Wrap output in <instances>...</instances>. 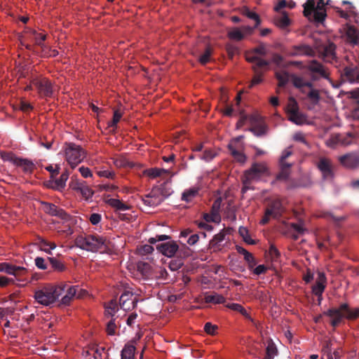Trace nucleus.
<instances>
[{"mask_svg":"<svg viewBox=\"0 0 359 359\" xmlns=\"http://www.w3.org/2000/svg\"><path fill=\"white\" fill-rule=\"evenodd\" d=\"M65 285H46L41 289L34 292L36 301L43 306H50L55 303L65 292Z\"/></svg>","mask_w":359,"mask_h":359,"instance_id":"nucleus-1","label":"nucleus"},{"mask_svg":"<svg viewBox=\"0 0 359 359\" xmlns=\"http://www.w3.org/2000/svg\"><path fill=\"white\" fill-rule=\"evenodd\" d=\"M313 15H311V18H313V20L316 22H323L325 19V17H326V13H325V9H323V8H320V9H317L316 8L313 11Z\"/></svg>","mask_w":359,"mask_h":359,"instance_id":"nucleus-37","label":"nucleus"},{"mask_svg":"<svg viewBox=\"0 0 359 359\" xmlns=\"http://www.w3.org/2000/svg\"><path fill=\"white\" fill-rule=\"evenodd\" d=\"M34 34H35L34 41H35L36 44L42 47L43 45V42L46 39V34H43L41 33H36V32H34Z\"/></svg>","mask_w":359,"mask_h":359,"instance_id":"nucleus-64","label":"nucleus"},{"mask_svg":"<svg viewBox=\"0 0 359 359\" xmlns=\"http://www.w3.org/2000/svg\"><path fill=\"white\" fill-rule=\"evenodd\" d=\"M83 182L84 181L79 180L76 177H72L71 179V182H69V187L72 189L78 192Z\"/></svg>","mask_w":359,"mask_h":359,"instance_id":"nucleus-54","label":"nucleus"},{"mask_svg":"<svg viewBox=\"0 0 359 359\" xmlns=\"http://www.w3.org/2000/svg\"><path fill=\"white\" fill-rule=\"evenodd\" d=\"M107 203L115 208L117 210L124 211L130 209V206L123 203L119 199L116 198H109L107 200Z\"/></svg>","mask_w":359,"mask_h":359,"instance_id":"nucleus-27","label":"nucleus"},{"mask_svg":"<svg viewBox=\"0 0 359 359\" xmlns=\"http://www.w3.org/2000/svg\"><path fill=\"white\" fill-rule=\"evenodd\" d=\"M215 156L216 154L213 151L210 149H206L201 156V158L206 162H209L212 161L215 157Z\"/></svg>","mask_w":359,"mask_h":359,"instance_id":"nucleus-55","label":"nucleus"},{"mask_svg":"<svg viewBox=\"0 0 359 359\" xmlns=\"http://www.w3.org/2000/svg\"><path fill=\"white\" fill-rule=\"evenodd\" d=\"M336 46L334 43H329L326 45L323 50V55L326 57H330L332 60L335 58Z\"/></svg>","mask_w":359,"mask_h":359,"instance_id":"nucleus-40","label":"nucleus"},{"mask_svg":"<svg viewBox=\"0 0 359 359\" xmlns=\"http://www.w3.org/2000/svg\"><path fill=\"white\" fill-rule=\"evenodd\" d=\"M325 285L326 284L316 282V285H314L312 287L313 293L316 296L320 297L325 290Z\"/></svg>","mask_w":359,"mask_h":359,"instance_id":"nucleus-50","label":"nucleus"},{"mask_svg":"<svg viewBox=\"0 0 359 359\" xmlns=\"http://www.w3.org/2000/svg\"><path fill=\"white\" fill-rule=\"evenodd\" d=\"M78 193H80L81 196L86 199H88L89 198L92 197L94 194L93 191L86 184V182H84L81 186Z\"/></svg>","mask_w":359,"mask_h":359,"instance_id":"nucleus-45","label":"nucleus"},{"mask_svg":"<svg viewBox=\"0 0 359 359\" xmlns=\"http://www.w3.org/2000/svg\"><path fill=\"white\" fill-rule=\"evenodd\" d=\"M183 265V262L181 259L171 260L169 264V268L171 271H175L180 269Z\"/></svg>","mask_w":359,"mask_h":359,"instance_id":"nucleus-56","label":"nucleus"},{"mask_svg":"<svg viewBox=\"0 0 359 359\" xmlns=\"http://www.w3.org/2000/svg\"><path fill=\"white\" fill-rule=\"evenodd\" d=\"M291 74L285 71L277 72L276 78L278 81V86L284 87L288 83Z\"/></svg>","mask_w":359,"mask_h":359,"instance_id":"nucleus-28","label":"nucleus"},{"mask_svg":"<svg viewBox=\"0 0 359 359\" xmlns=\"http://www.w3.org/2000/svg\"><path fill=\"white\" fill-rule=\"evenodd\" d=\"M48 261L53 270L63 271L65 269L64 264L55 257H48Z\"/></svg>","mask_w":359,"mask_h":359,"instance_id":"nucleus-43","label":"nucleus"},{"mask_svg":"<svg viewBox=\"0 0 359 359\" xmlns=\"http://www.w3.org/2000/svg\"><path fill=\"white\" fill-rule=\"evenodd\" d=\"M40 245L42 250L48 254H51L50 250L56 248L55 243L48 242L44 239H41Z\"/></svg>","mask_w":359,"mask_h":359,"instance_id":"nucleus-49","label":"nucleus"},{"mask_svg":"<svg viewBox=\"0 0 359 359\" xmlns=\"http://www.w3.org/2000/svg\"><path fill=\"white\" fill-rule=\"evenodd\" d=\"M280 165V171L276 175V180L287 181L290 174V168L292 164H283Z\"/></svg>","mask_w":359,"mask_h":359,"instance_id":"nucleus-25","label":"nucleus"},{"mask_svg":"<svg viewBox=\"0 0 359 359\" xmlns=\"http://www.w3.org/2000/svg\"><path fill=\"white\" fill-rule=\"evenodd\" d=\"M268 168L263 163H254L250 169L245 171L244 183H250L252 181L258 180L262 177L267 175Z\"/></svg>","mask_w":359,"mask_h":359,"instance_id":"nucleus-8","label":"nucleus"},{"mask_svg":"<svg viewBox=\"0 0 359 359\" xmlns=\"http://www.w3.org/2000/svg\"><path fill=\"white\" fill-rule=\"evenodd\" d=\"M218 327L210 323H206L204 325V330L208 334L214 335Z\"/></svg>","mask_w":359,"mask_h":359,"instance_id":"nucleus-61","label":"nucleus"},{"mask_svg":"<svg viewBox=\"0 0 359 359\" xmlns=\"http://www.w3.org/2000/svg\"><path fill=\"white\" fill-rule=\"evenodd\" d=\"M245 59L248 62L253 64L252 67V69H264L267 68L269 65V62L268 60L262 59L261 57H258L255 53H253L252 50L246 53Z\"/></svg>","mask_w":359,"mask_h":359,"instance_id":"nucleus-17","label":"nucleus"},{"mask_svg":"<svg viewBox=\"0 0 359 359\" xmlns=\"http://www.w3.org/2000/svg\"><path fill=\"white\" fill-rule=\"evenodd\" d=\"M340 163L347 168H355L359 165V156L353 154H348L339 158Z\"/></svg>","mask_w":359,"mask_h":359,"instance_id":"nucleus-19","label":"nucleus"},{"mask_svg":"<svg viewBox=\"0 0 359 359\" xmlns=\"http://www.w3.org/2000/svg\"><path fill=\"white\" fill-rule=\"evenodd\" d=\"M222 202V198L221 197L217 198L213 203L210 212L213 216L217 217L220 220L219 211L221 208V205Z\"/></svg>","mask_w":359,"mask_h":359,"instance_id":"nucleus-42","label":"nucleus"},{"mask_svg":"<svg viewBox=\"0 0 359 359\" xmlns=\"http://www.w3.org/2000/svg\"><path fill=\"white\" fill-rule=\"evenodd\" d=\"M116 328L115 318H111L107 325L106 331L109 335H114Z\"/></svg>","mask_w":359,"mask_h":359,"instance_id":"nucleus-57","label":"nucleus"},{"mask_svg":"<svg viewBox=\"0 0 359 359\" xmlns=\"http://www.w3.org/2000/svg\"><path fill=\"white\" fill-rule=\"evenodd\" d=\"M276 24L282 29L286 28L290 25V20L285 12H283L282 15L277 18Z\"/></svg>","mask_w":359,"mask_h":359,"instance_id":"nucleus-41","label":"nucleus"},{"mask_svg":"<svg viewBox=\"0 0 359 359\" xmlns=\"http://www.w3.org/2000/svg\"><path fill=\"white\" fill-rule=\"evenodd\" d=\"M9 161L16 166L22 168L25 173H32L35 168L34 163L27 158H22L11 155Z\"/></svg>","mask_w":359,"mask_h":359,"instance_id":"nucleus-16","label":"nucleus"},{"mask_svg":"<svg viewBox=\"0 0 359 359\" xmlns=\"http://www.w3.org/2000/svg\"><path fill=\"white\" fill-rule=\"evenodd\" d=\"M346 34L350 42L356 44L358 42V34L357 29L353 26H349L347 28Z\"/></svg>","mask_w":359,"mask_h":359,"instance_id":"nucleus-36","label":"nucleus"},{"mask_svg":"<svg viewBox=\"0 0 359 359\" xmlns=\"http://www.w3.org/2000/svg\"><path fill=\"white\" fill-rule=\"evenodd\" d=\"M199 189L193 187L189 189L185 190L182 196V200L186 202H189L198 194Z\"/></svg>","mask_w":359,"mask_h":359,"instance_id":"nucleus-30","label":"nucleus"},{"mask_svg":"<svg viewBox=\"0 0 359 359\" xmlns=\"http://www.w3.org/2000/svg\"><path fill=\"white\" fill-rule=\"evenodd\" d=\"M69 177V173L67 171L64 172L60 176L58 179L55 180L54 184L57 185L59 189L61 191L66 186V182L67 181Z\"/></svg>","mask_w":359,"mask_h":359,"instance_id":"nucleus-46","label":"nucleus"},{"mask_svg":"<svg viewBox=\"0 0 359 359\" xmlns=\"http://www.w3.org/2000/svg\"><path fill=\"white\" fill-rule=\"evenodd\" d=\"M226 50L227 52V54L230 58H233L234 55L237 53L238 48L236 46H235L233 44L227 43L226 45Z\"/></svg>","mask_w":359,"mask_h":359,"instance_id":"nucleus-63","label":"nucleus"},{"mask_svg":"<svg viewBox=\"0 0 359 359\" xmlns=\"http://www.w3.org/2000/svg\"><path fill=\"white\" fill-rule=\"evenodd\" d=\"M169 195L170 193L164 187H156L151 189L149 194L142 198V201L146 205L156 207L160 205Z\"/></svg>","mask_w":359,"mask_h":359,"instance_id":"nucleus-6","label":"nucleus"},{"mask_svg":"<svg viewBox=\"0 0 359 359\" xmlns=\"http://www.w3.org/2000/svg\"><path fill=\"white\" fill-rule=\"evenodd\" d=\"M253 53H255L256 55L265 56L267 53L265 45L264 43L259 44L258 46L252 50Z\"/></svg>","mask_w":359,"mask_h":359,"instance_id":"nucleus-62","label":"nucleus"},{"mask_svg":"<svg viewBox=\"0 0 359 359\" xmlns=\"http://www.w3.org/2000/svg\"><path fill=\"white\" fill-rule=\"evenodd\" d=\"M32 83L36 89L41 98L51 97L53 95V84L46 77H36L32 79Z\"/></svg>","mask_w":359,"mask_h":359,"instance_id":"nucleus-7","label":"nucleus"},{"mask_svg":"<svg viewBox=\"0 0 359 359\" xmlns=\"http://www.w3.org/2000/svg\"><path fill=\"white\" fill-rule=\"evenodd\" d=\"M211 55H212V49L210 47H207L205 48L204 53L201 55V57L199 58V62L202 65L207 64L210 60Z\"/></svg>","mask_w":359,"mask_h":359,"instance_id":"nucleus-51","label":"nucleus"},{"mask_svg":"<svg viewBox=\"0 0 359 359\" xmlns=\"http://www.w3.org/2000/svg\"><path fill=\"white\" fill-rule=\"evenodd\" d=\"M135 347L133 344H126L121 353V359H135Z\"/></svg>","mask_w":359,"mask_h":359,"instance_id":"nucleus-24","label":"nucleus"},{"mask_svg":"<svg viewBox=\"0 0 359 359\" xmlns=\"http://www.w3.org/2000/svg\"><path fill=\"white\" fill-rule=\"evenodd\" d=\"M239 235L243 238V241L250 245L255 244V241L252 239L249 235V231L247 228L244 226H240L238 229Z\"/></svg>","mask_w":359,"mask_h":359,"instance_id":"nucleus-39","label":"nucleus"},{"mask_svg":"<svg viewBox=\"0 0 359 359\" xmlns=\"http://www.w3.org/2000/svg\"><path fill=\"white\" fill-rule=\"evenodd\" d=\"M289 56H309L314 57L316 55L313 49L309 45L301 44L298 46H293L291 47L287 53Z\"/></svg>","mask_w":359,"mask_h":359,"instance_id":"nucleus-14","label":"nucleus"},{"mask_svg":"<svg viewBox=\"0 0 359 359\" xmlns=\"http://www.w3.org/2000/svg\"><path fill=\"white\" fill-rule=\"evenodd\" d=\"M227 36L230 39L236 41H241L244 39V34L238 28H233L229 31Z\"/></svg>","mask_w":359,"mask_h":359,"instance_id":"nucleus-38","label":"nucleus"},{"mask_svg":"<svg viewBox=\"0 0 359 359\" xmlns=\"http://www.w3.org/2000/svg\"><path fill=\"white\" fill-rule=\"evenodd\" d=\"M288 120L297 125H302L306 122V118L304 114L300 113L299 111H297V112L289 115Z\"/></svg>","mask_w":359,"mask_h":359,"instance_id":"nucleus-29","label":"nucleus"},{"mask_svg":"<svg viewBox=\"0 0 359 359\" xmlns=\"http://www.w3.org/2000/svg\"><path fill=\"white\" fill-rule=\"evenodd\" d=\"M290 79L292 85L296 88H302V87L309 88V91L307 93V97L312 103L317 104L319 102L320 100V91L313 88L314 85L313 81H306L303 77L294 74H291Z\"/></svg>","mask_w":359,"mask_h":359,"instance_id":"nucleus-4","label":"nucleus"},{"mask_svg":"<svg viewBox=\"0 0 359 359\" xmlns=\"http://www.w3.org/2000/svg\"><path fill=\"white\" fill-rule=\"evenodd\" d=\"M244 14L249 18L255 20V27H257L261 22L260 18L259 15L254 12L250 11L249 9L246 8L244 11Z\"/></svg>","mask_w":359,"mask_h":359,"instance_id":"nucleus-53","label":"nucleus"},{"mask_svg":"<svg viewBox=\"0 0 359 359\" xmlns=\"http://www.w3.org/2000/svg\"><path fill=\"white\" fill-rule=\"evenodd\" d=\"M343 76H344L351 83L358 81L359 69L356 67H346L344 69Z\"/></svg>","mask_w":359,"mask_h":359,"instance_id":"nucleus-22","label":"nucleus"},{"mask_svg":"<svg viewBox=\"0 0 359 359\" xmlns=\"http://www.w3.org/2000/svg\"><path fill=\"white\" fill-rule=\"evenodd\" d=\"M283 211L282 203L280 199H274L271 201L265 210V214L262 219L260 223L263 225L267 224L270 218H278L281 216Z\"/></svg>","mask_w":359,"mask_h":359,"instance_id":"nucleus-9","label":"nucleus"},{"mask_svg":"<svg viewBox=\"0 0 359 359\" xmlns=\"http://www.w3.org/2000/svg\"><path fill=\"white\" fill-rule=\"evenodd\" d=\"M244 259L248 264V268L250 269H252L256 264L257 262L252 255V253H248V255H245Z\"/></svg>","mask_w":359,"mask_h":359,"instance_id":"nucleus-58","label":"nucleus"},{"mask_svg":"<svg viewBox=\"0 0 359 359\" xmlns=\"http://www.w3.org/2000/svg\"><path fill=\"white\" fill-rule=\"evenodd\" d=\"M227 148L230 154L236 161L240 163H244L246 161L247 157L243 151L239 150L240 147L233 146V143H229Z\"/></svg>","mask_w":359,"mask_h":359,"instance_id":"nucleus-20","label":"nucleus"},{"mask_svg":"<svg viewBox=\"0 0 359 359\" xmlns=\"http://www.w3.org/2000/svg\"><path fill=\"white\" fill-rule=\"evenodd\" d=\"M168 170L161 169V168H150L144 171V174L151 178H156L161 176L163 173H168Z\"/></svg>","mask_w":359,"mask_h":359,"instance_id":"nucleus-35","label":"nucleus"},{"mask_svg":"<svg viewBox=\"0 0 359 359\" xmlns=\"http://www.w3.org/2000/svg\"><path fill=\"white\" fill-rule=\"evenodd\" d=\"M43 208L45 212L51 215L54 216L56 213V210L57 209V206H56L55 204L50 203H43Z\"/></svg>","mask_w":359,"mask_h":359,"instance_id":"nucleus-52","label":"nucleus"},{"mask_svg":"<svg viewBox=\"0 0 359 359\" xmlns=\"http://www.w3.org/2000/svg\"><path fill=\"white\" fill-rule=\"evenodd\" d=\"M122 117V114L118 110L114 111L113 118L111 121L108 123V127L112 128L114 130L116 128L117 123L119 122Z\"/></svg>","mask_w":359,"mask_h":359,"instance_id":"nucleus-47","label":"nucleus"},{"mask_svg":"<svg viewBox=\"0 0 359 359\" xmlns=\"http://www.w3.org/2000/svg\"><path fill=\"white\" fill-rule=\"evenodd\" d=\"M249 121L252 126L249 129L255 136L261 137L266 133L267 127L262 123V117L257 114L251 115Z\"/></svg>","mask_w":359,"mask_h":359,"instance_id":"nucleus-12","label":"nucleus"},{"mask_svg":"<svg viewBox=\"0 0 359 359\" xmlns=\"http://www.w3.org/2000/svg\"><path fill=\"white\" fill-rule=\"evenodd\" d=\"M60 285H66L65 292L66 294L62 297L61 302L62 304L67 305L70 303L72 298L75 296L78 286H71L67 284L61 283Z\"/></svg>","mask_w":359,"mask_h":359,"instance_id":"nucleus-21","label":"nucleus"},{"mask_svg":"<svg viewBox=\"0 0 359 359\" xmlns=\"http://www.w3.org/2000/svg\"><path fill=\"white\" fill-rule=\"evenodd\" d=\"M204 300L206 303L212 304H224L226 302V299L224 296L219 294L216 292L212 294H205Z\"/></svg>","mask_w":359,"mask_h":359,"instance_id":"nucleus-23","label":"nucleus"},{"mask_svg":"<svg viewBox=\"0 0 359 359\" xmlns=\"http://www.w3.org/2000/svg\"><path fill=\"white\" fill-rule=\"evenodd\" d=\"M225 236L226 234L224 231H221L219 233L215 234L212 239L210 241V245L211 247L216 246L224 240Z\"/></svg>","mask_w":359,"mask_h":359,"instance_id":"nucleus-48","label":"nucleus"},{"mask_svg":"<svg viewBox=\"0 0 359 359\" xmlns=\"http://www.w3.org/2000/svg\"><path fill=\"white\" fill-rule=\"evenodd\" d=\"M289 230H293L294 232H297L301 235L304 234L306 231V229L302 226V225L296 223H291L290 224Z\"/></svg>","mask_w":359,"mask_h":359,"instance_id":"nucleus-60","label":"nucleus"},{"mask_svg":"<svg viewBox=\"0 0 359 359\" xmlns=\"http://www.w3.org/2000/svg\"><path fill=\"white\" fill-rule=\"evenodd\" d=\"M137 299L133 297V293L130 291H125L119 299L120 306L125 311H129L136 307Z\"/></svg>","mask_w":359,"mask_h":359,"instance_id":"nucleus-13","label":"nucleus"},{"mask_svg":"<svg viewBox=\"0 0 359 359\" xmlns=\"http://www.w3.org/2000/svg\"><path fill=\"white\" fill-rule=\"evenodd\" d=\"M106 239L102 236L88 235L79 236L75 239V245L82 250L97 252L105 245Z\"/></svg>","mask_w":359,"mask_h":359,"instance_id":"nucleus-3","label":"nucleus"},{"mask_svg":"<svg viewBox=\"0 0 359 359\" xmlns=\"http://www.w3.org/2000/svg\"><path fill=\"white\" fill-rule=\"evenodd\" d=\"M325 314L332 318L331 325L337 327L343 318L354 320L359 316V309H351L347 303L340 304L339 308H331Z\"/></svg>","mask_w":359,"mask_h":359,"instance_id":"nucleus-2","label":"nucleus"},{"mask_svg":"<svg viewBox=\"0 0 359 359\" xmlns=\"http://www.w3.org/2000/svg\"><path fill=\"white\" fill-rule=\"evenodd\" d=\"M156 247L158 251L168 257H172L176 253L182 255V250H179L178 245L173 241L157 244Z\"/></svg>","mask_w":359,"mask_h":359,"instance_id":"nucleus-11","label":"nucleus"},{"mask_svg":"<svg viewBox=\"0 0 359 359\" xmlns=\"http://www.w3.org/2000/svg\"><path fill=\"white\" fill-rule=\"evenodd\" d=\"M304 6V15L311 19L313 11L316 9L315 0H307L306 2L303 5Z\"/></svg>","mask_w":359,"mask_h":359,"instance_id":"nucleus-32","label":"nucleus"},{"mask_svg":"<svg viewBox=\"0 0 359 359\" xmlns=\"http://www.w3.org/2000/svg\"><path fill=\"white\" fill-rule=\"evenodd\" d=\"M299 111V105L296 100L290 97L288 100V104L287 106V115H290Z\"/></svg>","mask_w":359,"mask_h":359,"instance_id":"nucleus-44","label":"nucleus"},{"mask_svg":"<svg viewBox=\"0 0 359 359\" xmlns=\"http://www.w3.org/2000/svg\"><path fill=\"white\" fill-rule=\"evenodd\" d=\"M236 207L233 205V201L232 200H229L227 202L226 207L225 208V213L226 217L231 220H236Z\"/></svg>","mask_w":359,"mask_h":359,"instance_id":"nucleus-34","label":"nucleus"},{"mask_svg":"<svg viewBox=\"0 0 359 359\" xmlns=\"http://www.w3.org/2000/svg\"><path fill=\"white\" fill-rule=\"evenodd\" d=\"M170 239V237L167 235H156L155 237L149 238L148 242L150 244H155L158 241H163Z\"/></svg>","mask_w":359,"mask_h":359,"instance_id":"nucleus-59","label":"nucleus"},{"mask_svg":"<svg viewBox=\"0 0 359 359\" xmlns=\"http://www.w3.org/2000/svg\"><path fill=\"white\" fill-rule=\"evenodd\" d=\"M306 69L311 72L319 74L323 79H329V73L327 72V69L316 60H311L306 67Z\"/></svg>","mask_w":359,"mask_h":359,"instance_id":"nucleus-18","label":"nucleus"},{"mask_svg":"<svg viewBox=\"0 0 359 359\" xmlns=\"http://www.w3.org/2000/svg\"><path fill=\"white\" fill-rule=\"evenodd\" d=\"M267 68H264L266 69ZM255 75L251 81L249 88H252L255 85L259 84L262 81V75L264 74V69H252Z\"/></svg>","mask_w":359,"mask_h":359,"instance_id":"nucleus-33","label":"nucleus"},{"mask_svg":"<svg viewBox=\"0 0 359 359\" xmlns=\"http://www.w3.org/2000/svg\"><path fill=\"white\" fill-rule=\"evenodd\" d=\"M318 168L322 172L324 180H332L334 177L333 168L331 161L327 158H320Z\"/></svg>","mask_w":359,"mask_h":359,"instance_id":"nucleus-15","label":"nucleus"},{"mask_svg":"<svg viewBox=\"0 0 359 359\" xmlns=\"http://www.w3.org/2000/svg\"><path fill=\"white\" fill-rule=\"evenodd\" d=\"M65 156L69 164L74 168L86 158V153L80 146L74 143H66Z\"/></svg>","mask_w":359,"mask_h":359,"instance_id":"nucleus-5","label":"nucleus"},{"mask_svg":"<svg viewBox=\"0 0 359 359\" xmlns=\"http://www.w3.org/2000/svg\"><path fill=\"white\" fill-rule=\"evenodd\" d=\"M278 354V350L271 339L268 342L266 348V352L263 359H274L275 356Z\"/></svg>","mask_w":359,"mask_h":359,"instance_id":"nucleus-26","label":"nucleus"},{"mask_svg":"<svg viewBox=\"0 0 359 359\" xmlns=\"http://www.w3.org/2000/svg\"><path fill=\"white\" fill-rule=\"evenodd\" d=\"M118 304L116 300H111L110 302L105 306V315L107 317H113L115 313L118 311Z\"/></svg>","mask_w":359,"mask_h":359,"instance_id":"nucleus-31","label":"nucleus"},{"mask_svg":"<svg viewBox=\"0 0 359 359\" xmlns=\"http://www.w3.org/2000/svg\"><path fill=\"white\" fill-rule=\"evenodd\" d=\"M0 272H5L8 275L14 276L18 280H25L23 278L27 273L28 270L20 266H15L8 262L0 263Z\"/></svg>","mask_w":359,"mask_h":359,"instance_id":"nucleus-10","label":"nucleus"}]
</instances>
